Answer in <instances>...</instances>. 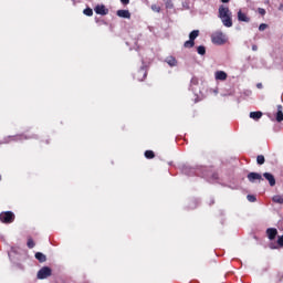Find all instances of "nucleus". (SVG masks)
Listing matches in <instances>:
<instances>
[{"label": "nucleus", "instance_id": "1a4fd4ad", "mask_svg": "<svg viewBox=\"0 0 283 283\" xmlns=\"http://www.w3.org/2000/svg\"><path fill=\"white\" fill-rule=\"evenodd\" d=\"M214 78H216V81H227V78H228L227 72H224V71H217L214 73Z\"/></svg>", "mask_w": 283, "mask_h": 283}, {"label": "nucleus", "instance_id": "7c9ffc66", "mask_svg": "<svg viewBox=\"0 0 283 283\" xmlns=\"http://www.w3.org/2000/svg\"><path fill=\"white\" fill-rule=\"evenodd\" d=\"M151 9L156 10L157 12H160V9H158L156 6H153Z\"/></svg>", "mask_w": 283, "mask_h": 283}, {"label": "nucleus", "instance_id": "c756f323", "mask_svg": "<svg viewBox=\"0 0 283 283\" xmlns=\"http://www.w3.org/2000/svg\"><path fill=\"white\" fill-rule=\"evenodd\" d=\"M120 3H123V6H129V0H120Z\"/></svg>", "mask_w": 283, "mask_h": 283}, {"label": "nucleus", "instance_id": "f3484780", "mask_svg": "<svg viewBox=\"0 0 283 283\" xmlns=\"http://www.w3.org/2000/svg\"><path fill=\"white\" fill-rule=\"evenodd\" d=\"M35 259H38L39 262H46L48 256H45V254H43L42 252H36L35 253Z\"/></svg>", "mask_w": 283, "mask_h": 283}, {"label": "nucleus", "instance_id": "7ed1b4c3", "mask_svg": "<svg viewBox=\"0 0 283 283\" xmlns=\"http://www.w3.org/2000/svg\"><path fill=\"white\" fill-rule=\"evenodd\" d=\"M14 213L12 211H6L0 213V221L3 224H12L14 222Z\"/></svg>", "mask_w": 283, "mask_h": 283}, {"label": "nucleus", "instance_id": "dca6fc26", "mask_svg": "<svg viewBox=\"0 0 283 283\" xmlns=\"http://www.w3.org/2000/svg\"><path fill=\"white\" fill-rule=\"evenodd\" d=\"M198 36H200V31L199 30H193L192 32H190L189 34V40L195 42L196 39H198Z\"/></svg>", "mask_w": 283, "mask_h": 283}, {"label": "nucleus", "instance_id": "f257e3e1", "mask_svg": "<svg viewBox=\"0 0 283 283\" xmlns=\"http://www.w3.org/2000/svg\"><path fill=\"white\" fill-rule=\"evenodd\" d=\"M219 19H221L226 28L233 27V20L231 19V10H229L228 7H224L222 4L219 7Z\"/></svg>", "mask_w": 283, "mask_h": 283}, {"label": "nucleus", "instance_id": "39448f33", "mask_svg": "<svg viewBox=\"0 0 283 283\" xmlns=\"http://www.w3.org/2000/svg\"><path fill=\"white\" fill-rule=\"evenodd\" d=\"M135 81L143 82L147 78V66H142L137 72L134 73Z\"/></svg>", "mask_w": 283, "mask_h": 283}, {"label": "nucleus", "instance_id": "72a5a7b5", "mask_svg": "<svg viewBox=\"0 0 283 283\" xmlns=\"http://www.w3.org/2000/svg\"><path fill=\"white\" fill-rule=\"evenodd\" d=\"M279 10L283 12V4H280Z\"/></svg>", "mask_w": 283, "mask_h": 283}, {"label": "nucleus", "instance_id": "2eb2a0df", "mask_svg": "<svg viewBox=\"0 0 283 283\" xmlns=\"http://www.w3.org/2000/svg\"><path fill=\"white\" fill-rule=\"evenodd\" d=\"M262 112L256 111V112H251L250 113V118H252L253 120H260V118H262Z\"/></svg>", "mask_w": 283, "mask_h": 283}, {"label": "nucleus", "instance_id": "393cba45", "mask_svg": "<svg viewBox=\"0 0 283 283\" xmlns=\"http://www.w3.org/2000/svg\"><path fill=\"white\" fill-rule=\"evenodd\" d=\"M27 247H28L29 249H34L35 243H34V240H32V238H29V239H28Z\"/></svg>", "mask_w": 283, "mask_h": 283}, {"label": "nucleus", "instance_id": "bb28decb", "mask_svg": "<svg viewBox=\"0 0 283 283\" xmlns=\"http://www.w3.org/2000/svg\"><path fill=\"white\" fill-rule=\"evenodd\" d=\"M266 28H269V25H268L266 23H261V24L259 25L260 32H264V30H266Z\"/></svg>", "mask_w": 283, "mask_h": 283}, {"label": "nucleus", "instance_id": "a878e982", "mask_svg": "<svg viewBox=\"0 0 283 283\" xmlns=\"http://www.w3.org/2000/svg\"><path fill=\"white\" fill-rule=\"evenodd\" d=\"M247 199L249 200V202H255L258 200V198H255V196L253 195H248Z\"/></svg>", "mask_w": 283, "mask_h": 283}, {"label": "nucleus", "instance_id": "6e6552de", "mask_svg": "<svg viewBox=\"0 0 283 283\" xmlns=\"http://www.w3.org/2000/svg\"><path fill=\"white\" fill-rule=\"evenodd\" d=\"M263 177L268 180L270 187H275V176L271 172H264Z\"/></svg>", "mask_w": 283, "mask_h": 283}, {"label": "nucleus", "instance_id": "6ab92c4d", "mask_svg": "<svg viewBox=\"0 0 283 283\" xmlns=\"http://www.w3.org/2000/svg\"><path fill=\"white\" fill-rule=\"evenodd\" d=\"M145 158H147L148 160H151L153 158H156V154L154 153V150H146Z\"/></svg>", "mask_w": 283, "mask_h": 283}, {"label": "nucleus", "instance_id": "cd10ccee", "mask_svg": "<svg viewBox=\"0 0 283 283\" xmlns=\"http://www.w3.org/2000/svg\"><path fill=\"white\" fill-rule=\"evenodd\" d=\"M277 247H280L281 249L283 248V235L277 238Z\"/></svg>", "mask_w": 283, "mask_h": 283}, {"label": "nucleus", "instance_id": "f8f14e48", "mask_svg": "<svg viewBox=\"0 0 283 283\" xmlns=\"http://www.w3.org/2000/svg\"><path fill=\"white\" fill-rule=\"evenodd\" d=\"M276 109H277V112H276V122L277 123H282V120H283V106H282V104H279L277 106H276Z\"/></svg>", "mask_w": 283, "mask_h": 283}, {"label": "nucleus", "instance_id": "9d476101", "mask_svg": "<svg viewBox=\"0 0 283 283\" xmlns=\"http://www.w3.org/2000/svg\"><path fill=\"white\" fill-rule=\"evenodd\" d=\"M266 235H268L269 240H274L277 237V229L268 228L266 229Z\"/></svg>", "mask_w": 283, "mask_h": 283}, {"label": "nucleus", "instance_id": "aec40b11", "mask_svg": "<svg viewBox=\"0 0 283 283\" xmlns=\"http://www.w3.org/2000/svg\"><path fill=\"white\" fill-rule=\"evenodd\" d=\"M197 52L201 56H205L207 54V49L205 46L200 45V46L197 48Z\"/></svg>", "mask_w": 283, "mask_h": 283}, {"label": "nucleus", "instance_id": "e433bc0d", "mask_svg": "<svg viewBox=\"0 0 283 283\" xmlns=\"http://www.w3.org/2000/svg\"><path fill=\"white\" fill-rule=\"evenodd\" d=\"M271 249H277V247H271Z\"/></svg>", "mask_w": 283, "mask_h": 283}, {"label": "nucleus", "instance_id": "473e14b6", "mask_svg": "<svg viewBox=\"0 0 283 283\" xmlns=\"http://www.w3.org/2000/svg\"><path fill=\"white\" fill-rule=\"evenodd\" d=\"M252 50L255 52V51H258V45H253L252 46Z\"/></svg>", "mask_w": 283, "mask_h": 283}, {"label": "nucleus", "instance_id": "423d86ee", "mask_svg": "<svg viewBox=\"0 0 283 283\" xmlns=\"http://www.w3.org/2000/svg\"><path fill=\"white\" fill-rule=\"evenodd\" d=\"M248 180L249 182H255V180H258L259 182H262L264 178H262V175H260L259 172H250L248 174Z\"/></svg>", "mask_w": 283, "mask_h": 283}, {"label": "nucleus", "instance_id": "4be33fe9", "mask_svg": "<svg viewBox=\"0 0 283 283\" xmlns=\"http://www.w3.org/2000/svg\"><path fill=\"white\" fill-rule=\"evenodd\" d=\"M193 45H196V42H193L190 39L184 43V48H188V49L193 48Z\"/></svg>", "mask_w": 283, "mask_h": 283}, {"label": "nucleus", "instance_id": "412c9836", "mask_svg": "<svg viewBox=\"0 0 283 283\" xmlns=\"http://www.w3.org/2000/svg\"><path fill=\"white\" fill-rule=\"evenodd\" d=\"M256 163H258V165H264V163H266L264 155H258Z\"/></svg>", "mask_w": 283, "mask_h": 283}, {"label": "nucleus", "instance_id": "4468645a", "mask_svg": "<svg viewBox=\"0 0 283 283\" xmlns=\"http://www.w3.org/2000/svg\"><path fill=\"white\" fill-rule=\"evenodd\" d=\"M165 61L170 67H176V65H178V60H176L172 55L167 56Z\"/></svg>", "mask_w": 283, "mask_h": 283}, {"label": "nucleus", "instance_id": "4c0bfd02", "mask_svg": "<svg viewBox=\"0 0 283 283\" xmlns=\"http://www.w3.org/2000/svg\"><path fill=\"white\" fill-rule=\"evenodd\" d=\"M0 180H1V175H0Z\"/></svg>", "mask_w": 283, "mask_h": 283}, {"label": "nucleus", "instance_id": "b1692460", "mask_svg": "<svg viewBox=\"0 0 283 283\" xmlns=\"http://www.w3.org/2000/svg\"><path fill=\"white\" fill-rule=\"evenodd\" d=\"M12 140H19V136H8L4 138V143H12Z\"/></svg>", "mask_w": 283, "mask_h": 283}, {"label": "nucleus", "instance_id": "a211bd4d", "mask_svg": "<svg viewBox=\"0 0 283 283\" xmlns=\"http://www.w3.org/2000/svg\"><path fill=\"white\" fill-rule=\"evenodd\" d=\"M272 202H275L276 205H283V196L282 195H275L272 198Z\"/></svg>", "mask_w": 283, "mask_h": 283}, {"label": "nucleus", "instance_id": "c9c22d12", "mask_svg": "<svg viewBox=\"0 0 283 283\" xmlns=\"http://www.w3.org/2000/svg\"><path fill=\"white\" fill-rule=\"evenodd\" d=\"M221 3H229V0H221Z\"/></svg>", "mask_w": 283, "mask_h": 283}, {"label": "nucleus", "instance_id": "f03ea898", "mask_svg": "<svg viewBox=\"0 0 283 283\" xmlns=\"http://www.w3.org/2000/svg\"><path fill=\"white\" fill-rule=\"evenodd\" d=\"M211 41L214 43V45H224L227 43V38L222 31H217L212 33Z\"/></svg>", "mask_w": 283, "mask_h": 283}, {"label": "nucleus", "instance_id": "ddd939ff", "mask_svg": "<svg viewBox=\"0 0 283 283\" xmlns=\"http://www.w3.org/2000/svg\"><path fill=\"white\" fill-rule=\"evenodd\" d=\"M238 21H242L243 23H249V21H251V18L245 15V13H243L242 10H240L238 12Z\"/></svg>", "mask_w": 283, "mask_h": 283}, {"label": "nucleus", "instance_id": "f704fd0d", "mask_svg": "<svg viewBox=\"0 0 283 283\" xmlns=\"http://www.w3.org/2000/svg\"><path fill=\"white\" fill-rule=\"evenodd\" d=\"M45 145H50V139L44 140Z\"/></svg>", "mask_w": 283, "mask_h": 283}, {"label": "nucleus", "instance_id": "9b49d317", "mask_svg": "<svg viewBox=\"0 0 283 283\" xmlns=\"http://www.w3.org/2000/svg\"><path fill=\"white\" fill-rule=\"evenodd\" d=\"M117 17H119L120 19H132V13L129 12V10H118Z\"/></svg>", "mask_w": 283, "mask_h": 283}, {"label": "nucleus", "instance_id": "5701e85b", "mask_svg": "<svg viewBox=\"0 0 283 283\" xmlns=\"http://www.w3.org/2000/svg\"><path fill=\"white\" fill-rule=\"evenodd\" d=\"M83 14H85L86 17H93L94 11L92 10V8H86L84 9Z\"/></svg>", "mask_w": 283, "mask_h": 283}, {"label": "nucleus", "instance_id": "2f4dec72", "mask_svg": "<svg viewBox=\"0 0 283 283\" xmlns=\"http://www.w3.org/2000/svg\"><path fill=\"white\" fill-rule=\"evenodd\" d=\"M258 90H262V83L256 84Z\"/></svg>", "mask_w": 283, "mask_h": 283}, {"label": "nucleus", "instance_id": "0eeeda50", "mask_svg": "<svg viewBox=\"0 0 283 283\" xmlns=\"http://www.w3.org/2000/svg\"><path fill=\"white\" fill-rule=\"evenodd\" d=\"M94 10L96 14H101L102 17L109 14V9H106L105 4H97Z\"/></svg>", "mask_w": 283, "mask_h": 283}, {"label": "nucleus", "instance_id": "c85d7f7f", "mask_svg": "<svg viewBox=\"0 0 283 283\" xmlns=\"http://www.w3.org/2000/svg\"><path fill=\"white\" fill-rule=\"evenodd\" d=\"M258 12H259V14H261V17H264V14H266V10L262 9V8H259Z\"/></svg>", "mask_w": 283, "mask_h": 283}, {"label": "nucleus", "instance_id": "20e7f679", "mask_svg": "<svg viewBox=\"0 0 283 283\" xmlns=\"http://www.w3.org/2000/svg\"><path fill=\"white\" fill-rule=\"evenodd\" d=\"M52 275V269L50 266H43L38 272V280H48Z\"/></svg>", "mask_w": 283, "mask_h": 283}]
</instances>
